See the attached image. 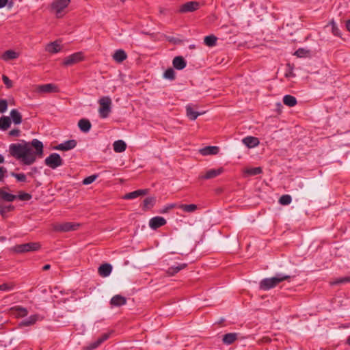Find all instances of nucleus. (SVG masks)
Masks as SVG:
<instances>
[{"instance_id":"39","label":"nucleus","mask_w":350,"mask_h":350,"mask_svg":"<svg viewBox=\"0 0 350 350\" xmlns=\"http://www.w3.org/2000/svg\"><path fill=\"white\" fill-rule=\"evenodd\" d=\"M245 174H247L248 176H256L258 174H260L262 172V168L260 167H252L247 169L245 171Z\"/></svg>"},{"instance_id":"54","label":"nucleus","mask_w":350,"mask_h":350,"mask_svg":"<svg viewBox=\"0 0 350 350\" xmlns=\"http://www.w3.org/2000/svg\"><path fill=\"white\" fill-rule=\"evenodd\" d=\"M286 77H295V75L293 74L292 69L291 68L289 71L286 72L285 73Z\"/></svg>"},{"instance_id":"12","label":"nucleus","mask_w":350,"mask_h":350,"mask_svg":"<svg viewBox=\"0 0 350 350\" xmlns=\"http://www.w3.org/2000/svg\"><path fill=\"white\" fill-rule=\"evenodd\" d=\"M166 220L162 217L156 216L151 218L149 221V226L152 230H156L166 224Z\"/></svg>"},{"instance_id":"25","label":"nucleus","mask_w":350,"mask_h":350,"mask_svg":"<svg viewBox=\"0 0 350 350\" xmlns=\"http://www.w3.org/2000/svg\"><path fill=\"white\" fill-rule=\"evenodd\" d=\"M10 119L14 124H20L22 122V115L16 109H12L10 111Z\"/></svg>"},{"instance_id":"48","label":"nucleus","mask_w":350,"mask_h":350,"mask_svg":"<svg viewBox=\"0 0 350 350\" xmlns=\"http://www.w3.org/2000/svg\"><path fill=\"white\" fill-rule=\"evenodd\" d=\"M31 198L32 196L31 194L23 191L20 192L19 194L17 196V198L23 201L29 200L31 199Z\"/></svg>"},{"instance_id":"28","label":"nucleus","mask_w":350,"mask_h":350,"mask_svg":"<svg viewBox=\"0 0 350 350\" xmlns=\"http://www.w3.org/2000/svg\"><path fill=\"white\" fill-rule=\"evenodd\" d=\"M80 130L84 133H88L91 129V123L87 119H81L78 122Z\"/></svg>"},{"instance_id":"49","label":"nucleus","mask_w":350,"mask_h":350,"mask_svg":"<svg viewBox=\"0 0 350 350\" xmlns=\"http://www.w3.org/2000/svg\"><path fill=\"white\" fill-rule=\"evenodd\" d=\"M11 176L16 178V180L19 182H25L27 180L26 176L23 173L17 174L15 172H12Z\"/></svg>"},{"instance_id":"19","label":"nucleus","mask_w":350,"mask_h":350,"mask_svg":"<svg viewBox=\"0 0 350 350\" xmlns=\"http://www.w3.org/2000/svg\"><path fill=\"white\" fill-rule=\"evenodd\" d=\"M173 66L177 70H183L187 66V62L182 56H176L172 61Z\"/></svg>"},{"instance_id":"11","label":"nucleus","mask_w":350,"mask_h":350,"mask_svg":"<svg viewBox=\"0 0 350 350\" xmlns=\"http://www.w3.org/2000/svg\"><path fill=\"white\" fill-rule=\"evenodd\" d=\"M36 92L40 94L56 92H57V88L54 84L46 83L38 85L36 88Z\"/></svg>"},{"instance_id":"47","label":"nucleus","mask_w":350,"mask_h":350,"mask_svg":"<svg viewBox=\"0 0 350 350\" xmlns=\"http://www.w3.org/2000/svg\"><path fill=\"white\" fill-rule=\"evenodd\" d=\"M97 177H98L97 174H93V175L89 176L83 180V184L85 185H90V184L92 183L94 181H95V180L97 178Z\"/></svg>"},{"instance_id":"32","label":"nucleus","mask_w":350,"mask_h":350,"mask_svg":"<svg viewBox=\"0 0 350 350\" xmlns=\"http://www.w3.org/2000/svg\"><path fill=\"white\" fill-rule=\"evenodd\" d=\"M186 267H187V264H185V263L174 265L167 269V273L170 275H173L177 273L178 272H179L180 270L185 269Z\"/></svg>"},{"instance_id":"52","label":"nucleus","mask_w":350,"mask_h":350,"mask_svg":"<svg viewBox=\"0 0 350 350\" xmlns=\"http://www.w3.org/2000/svg\"><path fill=\"white\" fill-rule=\"evenodd\" d=\"M20 134L19 129H12L9 132V135L12 137H18Z\"/></svg>"},{"instance_id":"35","label":"nucleus","mask_w":350,"mask_h":350,"mask_svg":"<svg viewBox=\"0 0 350 350\" xmlns=\"http://www.w3.org/2000/svg\"><path fill=\"white\" fill-rule=\"evenodd\" d=\"M18 55L17 53L12 50L6 51L2 55V58L5 61H8L10 59H14L18 57Z\"/></svg>"},{"instance_id":"40","label":"nucleus","mask_w":350,"mask_h":350,"mask_svg":"<svg viewBox=\"0 0 350 350\" xmlns=\"http://www.w3.org/2000/svg\"><path fill=\"white\" fill-rule=\"evenodd\" d=\"M328 25H330L332 27V33L334 36L340 37V35H341L340 31L339 28L338 27L337 24L336 23V22L334 20H332L329 22Z\"/></svg>"},{"instance_id":"36","label":"nucleus","mask_w":350,"mask_h":350,"mask_svg":"<svg viewBox=\"0 0 350 350\" xmlns=\"http://www.w3.org/2000/svg\"><path fill=\"white\" fill-rule=\"evenodd\" d=\"M217 38L213 36L210 35L204 37V43L208 46H213L216 44Z\"/></svg>"},{"instance_id":"18","label":"nucleus","mask_w":350,"mask_h":350,"mask_svg":"<svg viewBox=\"0 0 350 350\" xmlns=\"http://www.w3.org/2000/svg\"><path fill=\"white\" fill-rule=\"evenodd\" d=\"M126 304V299L120 295L113 296L110 300V304L113 306L120 307Z\"/></svg>"},{"instance_id":"56","label":"nucleus","mask_w":350,"mask_h":350,"mask_svg":"<svg viewBox=\"0 0 350 350\" xmlns=\"http://www.w3.org/2000/svg\"><path fill=\"white\" fill-rule=\"evenodd\" d=\"M346 28L350 32V19L346 22Z\"/></svg>"},{"instance_id":"37","label":"nucleus","mask_w":350,"mask_h":350,"mask_svg":"<svg viewBox=\"0 0 350 350\" xmlns=\"http://www.w3.org/2000/svg\"><path fill=\"white\" fill-rule=\"evenodd\" d=\"M155 203V198L154 197H148L144 199L143 206L144 210L152 208Z\"/></svg>"},{"instance_id":"31","label":"nucleus","mask_w":350,"mask_h":350,"mask_svg":"<svg viewBox=\"0 0 350 350\" xmlns=\"http://www.w3.org/2000/svg\"><path fill=\"white\" fill-rule=\"evenodd\" d=\"M11 125V119L8 116H1L0 118V130L6 131Z\"/></svg>"},{"instance_id":"6","label":"nucleus","mask_w":350,"mask_h":350,"mask_svg":"<svg viewBox=\"0 0 350 350\" xmlns=\"http://www.w3.org/2000/svg\"><path fill=\"white\" fill-rule=\"evenodd\" d=\"M40 245L38 243L31 242L15 245L14 247V251L16 253H25L28 252L37 251L40 249Z\"/></svg>"},{"instance_id":"30","label":"nucleus","mask_w":350,"mask_h":350,"mask_svg":"<svg viewBox=\"0 0 350 350\" xmlns=\"http://www.w3.org/2000/svg\"><path fill=\"white\" fill-rule=\"evenodd\" d=\"M186 113L187 117L191 120H195L200 114H202L201 113L195 111L193 108L189 105L186 106Z\"/></svg>"},{"instance_id":"58","label":"nucleus","mask_w":350,"mask_h":350,"mask_svg":"<svg viewBox=\"0 0 350 350\" xmlns=\"http://www.w3.org/2000/svg\"><path fill=\"white\" fill-rule=\"evenodd\" d=\"M4 162V157L2 154H0V163H3Z\"/></svg>"},{"instance_id":"7","label":"nucleus","mask_w":350,"mask_h":350,"mask_svg":"<svg viewBox=\"0 0 350 350\" xmlns=\"http://www.w3.org/2000/svg\"><path fill=\"white\" fill-rule=\"evenodd\" d=\"M79 226V223L75 222L56 224L53 226V230L56 232H66L77 230Z\"/></svg>"},{"instance_id":"27","label":"nucleus","mask_w":350,"mask_h":350,"mask_svg":"<svg viewBox=\"0 0 350 350\" xmlns=\"http://www.w3.org/2000/svg\"><path fill=\"white\" fill-rule=\"evenodd\" d=\"M13 314L16 317H24L28 314V311L26 308L21 306H16L12 308Z\"/></svg>"},{"instance_id":"51","label":"nucleus","mask_w":350,"mask_h":350,"mask_svg":"<svg viewBox=\"0 0 350 350\" xmlns=\"http://www.w3.org/2000/svg\"><path fill=\"white\" fill-rule=\"evenodd\" d=\"M2 80L7 88H10L12 86V81L7 76L3 75Z\"/></svg>"},{"instance_id":"21","label":"nucleus","mask_w":350,"mask_h":350,"mask_svg":"<svg viewBox=\"0 0 350 350\" xmlns=\"http://www.w3.org/2000/svg\"><path fill=\"white\" fill-rule=\"evenodd\" d=\"M112 271V266L110 264L105 263L98 267V273L102 277L109 276Z\"/></svg>"},{"instance_id":"9","label":"nucleus","mask_w":350,"mask_h":350,"mask_svg":"<svg viewBox=\"0 0 350 350\" xmlns=\"http://www.w3.org/2000/svg\"><path fill=\"white\" fill-rule=\"evenodd\" d=\"M200 8V3L197 1H189L183 4L179 12L181 13L191 12L197 10Z\"/></svg>"},{"instance_id":"4","label":"nucleus","mask_w":350,"mask_h":350,"mask_svg":"<svg viewBox=\"0 0 350 350\" xmlns=\"http://www.w3.org/2000/svg\"><path fill=\"white\" fill-rule=\"evenodd\" d=\"M63 163V159L57 153H51L44 160V164L53 170L62 166Z\"/></svg>"},{"instance_id":"16","label":"nucleus","mask_w":350,"mask_h":350,"mask_svg":"<svg viewBox=\"0 0 350 350\" xmlns=\"http://www.w3.org/2000/svg\"><path fill=\"white\" fill-rule=\"evenodd\" d=\"M242 142L249 148H252L257 146L260 142L258 139L253 136H247L242 139Z\"/></svg>"},{"instance_id":"42","label":"nucleus","mask_w":350,"mask_h":350,"mask_svg":"<svg viewBox=\"0 0 350 350\" xmlns=\"http://www.w3.org/2000/svg\"><path fill=\"white\" fill-rule=\"evenodd\" d=\"M163 77L166 79L173 81L175 79V72L173 68H167L163 73Z\"/></svg>"},{"instance_id":"43","label":"nucleus","mask_w":350,"mask_h":350,"mask_svg":"<svg viewBox=\"0 0 350 350\" xmlns=\"http://www.w3.org/2000/svg\"><path fill=\"white\" fill-rule=\"evenodd\" d=\"M292 201V198L290 195H282L279 199V203L282 205H288Z\"/></svg>"},{"instance_id":"8","label":"nucleus","mask_w":350,"mask_h":350,"mask_svg":"<svg viewBox=\"0 0 350 350\" xmlns=\"http://www.w3.org/2000/svg\"><path fill=\"white\" fill-rule=\"evenodd\" d=\"M83 58V53L81 52H77L65 57L63 64L66 66H70L79 62Z\"/></svg>"},{"instance_id":"5","label":"nucleus","mask_w":350,"mask_h":350,"mask_svg":"<svg viewBox=\"0 0 350 350\" xmlns=\"http://www.w3.org/2000/svg\"><path fill=\"white\" fill-rule=\"evenodd\" d=\"M70 0H54L51 4V9L55 12L57 17L64 15V10L68 6Z\"/></svg>"},{"instance_id":"26","label":"nucleus","mask_w":350,"mask_h":350,"mask_svg":"<svg viewBox=\"0 0 350 350\" xmlns=\"http://www.w3.org/2000/svg\"><path fill=\"white\" fill-rule=\"evenodd\" d=\"M238 334L237 333H228L224 335L222 341L225 345H230L237 339Z\"/></svg>"},{"instance_id":"17","label":"nucleus","mask_w":350,"mask_h":350,"mask_svg":"<svg viewBox=\"0 0 350 350\" xmlns=\"http://www.w3.org/2000/svg\"><path fill=\"white\" fill-rule=\"evenodd\" d=\"M148 193V189H138V190L126 193V195H124L123 198L125 200H132V199L137 198L139 196H145Z\"/></svg>"},{"instance_id":"1","label":"nucleus","mask_w":350,"mask_h":350,"mask_svg":"<svg viewBox=\"0 0 350 350\" xmlns=\"http://www.w3.org/2000/svg\"><path fill=\"white\" fill-rule=\"evenodd\" d=\"M31 146L35 148L33 152L29 145L25 141L22 143L11 144L9 146V154L11 157L20 161L23 164L30 165L36 160V156H42L43 154V144L37 139L31 141Z\"/></svg>"},{"instance_id":"20","label":"nucleus","mask_w":350,"mask_h":350,"mask_svg":"<svg viewBox=\"0 0 350 350\" xmlns=\"http://www.w3.org/2000/svg\"><path fill=\"white\" fill-rule=\"evenodd\" d=\"M61 49L62 47L58 41L50 42L45 47L46 51L53 54L59 52Z\"/></svg>"},{"instance_id":"23","label":"nucleus","mask_w":350,"mask_h":350,"mask_svg":"<svg viewBox=\"0 0 350 350\" xmlns=\"http://www.w3.org/2000/svg\"><path fill=\"white\" fill-rule=\"evenodd\" d=\"M0 198L5 202H13L17 196L7 192L5 188H0Z\"/></svg>"},{"instance_id":"61","label":"nucleus","mask_w":350,"mask_h":350,"mask_svg":"<svg viewBox=\"0 0 350 350\" xmlns=\"http://www.w3.org/2000/svg\"><path fill=\"white\" fill-rule=\"evenodd\" d=\"M300 187L301 188L303 186H304V184L303 183H301V185H299Z\"/></svg>"},{"instance_id":"15","label":"nucleus","mask_w":350,"mask_h":350,"mask_svg":"<svg viewBox=\"0 0 350 350\" xmlns=\"http://www.w3.org/2000/svg\"><path fill=\"white\" fill-rule=\"evenodd\" d=\"M109 333H105L98 337L94 342L90 344L88 347V350H93L98 348L103 342L107 340L109 338Z\"/></svg>"},{"instance_id":"41","label":"nucleus","mask_w":350,"mask_h":350,"mask_svg":"<svg viewBox=\"0 0 350 350\" xmlns=\"http://www.w3.org/2000/svg\"><path fill=\"white\" fill-rule=\"evenodd\" d=\"M174 208H178V204H176V203L166 204L159 211V213H161V214L167 213L170 210H172Z\"/></svg>"},{"instance_id":"46","label":"nucleus","mask_w":350,"mask_h":350,"mask_svg":"<svg viewBox=\"0 0 350 350\" xmlns=\"http://www.w3.org/2000/svg\"><path fill=\"white\" fill-rule=\"evenodd\" d=\"M310 53V51L304 48H299L295 52V55L298 57H306Z\"/></svg>"},{"instance_id":"13","label":"nucleus","mask_w":350,"mask_h":350,"mask_svg":"<svg viewBox=\"0 0 350 350\" xmlns=\"http://www.w3.org/2000/svg\"><path fill=\"white\" fill-rule=\"evenodd\" d=\"M224 170L222 167L218 169H211L206 171L204 174L200 175L199 178L203 180H208L213 178L223 172Z\"/></svg>"},{"instance_id":"50","label":"nucleus","mask_w":350,"mask_h":350,"mask_svg":"<svg viewBox=\"0 0 350 350\" xmlns=\"http://www.w3.org/2000/svg\"><path fill=\"white\" fill-rule=\"evenodd\" d=\"M8 102L5 99H0V113H3L7 111Z\"/></svg>"},{"instance_id":"29","label":"nucleus","mask_w":350,"mask_h":350,"mask_svg":"<svg viewBox=\"0 0 350 350\" xmlns=\"http://www.w3.org/2000/svg\"><path fill=\"white\" fill-rule=\"evenodd\" d=\"M113 146V150L118 153L124 152L126 148V144L122 140H117L114 142Z\"/></svg>"},{"instance_id":"60","label":"nucleus","mask_w":350,"mask_h":350,"mask_svg":"<svg viewBox=\"0 0 350 350\" xmlns=\"http://www.w3.org/2000/svg\"><path fill=\"white\" fill-rule=\"evenodd\" d=\"M37 172V168L36 167L32 168V172Z\"/></svg>"},{"instance_id":"55","label":"nucleus","mask_w":350,"mask_h":350,"mask_svg":"<svg viewBox=\"0 0 350 350\" xmlns=\"http://www.w3.org/2000/svg\"><path fill=\"white\" fill-rule=\"evenodd\" d=\"M8 0H0V8H2L5 6Z\"/></svg>"},{"instance_id":"53","label":"nucleus","mask_w":350,"mask_h":350,"mask_svg":"<svg viewBox=\"0 0 350 350\" xmlns=\"http://www.w3.org/2000/svg\"><path fill=\"white\" fill-rule=\"evenodd\" d=\"M7 170L3 167H0V181H2Z\"/></svg>"},{"instance_id":"45","label":"nucleus","mask_w":350,"mask_h":350,"mask_svg":"<svg viewBox=\"0 0 350 350\" xmlns=\"http://www.w3.org/2000/svg\"><path fill=\"white\" fill-rule=\"evenodd\" d=\"M347 282H350V276L337 278V279L334 280V281H332L330 282V284L332 286H334V285H338V284H344V283H347Z\"/></svg>"},{"instance_id":"10","label":"nucleus","mask_w":350,"mask_h":350,"mask_svg":"<svg viewBox=\"0 0 350 350\" xmlns=\"http://www.w3.org/2000/svg\"><path fill=\"white\" fill-rule=\"evenodd\" d=\"M77 142L75 139H70L58 144L54 147V149L57 150L68 151L75 148L77 146Z\"/></svg>"},{"instance_id":"24","label":"nucleus","mask_w":350,"mask_h":350,"mask_svg":"<svg viewBox=\"0 0 350 350\" xmlns=\"http://www.w3.org/2000/svg\"><path fill=\"white\" fill-rule=\"evenodd\" d=\"M127 58V55L126 52L122 49L116 50L113 55V59L118 63H121L124 61Z\"/></svg>"},{"instance_id":"44","label":"nucleus","mask_w":350,"mask_h":350,"mask_svg":"<svg viewBox=\"0 0 350 350\" xmlns=\"http://www.w3.org/2000/svg\"><path fill=\"white\" fill-rule=\"evenodd\" d=\"M14 206L12 205H0V213L4 217L8 212L12 211Z\"/></svg>"},{"instance_id":"62","label":"nucleus","mask_w":350,"mask_h":350,"mask_svg":"<svg viewBox=\"0 0 350 350\" xmlns=\"http://www.w3.org/2000/svg\"><path fill=\"white\" fill-rule=\"evenodd\" d=\"M120 1H122V2H124V1H125V0H120Z\"/></svg>"},{"instance_id":"34","label":"nucleus","mask_w":350,"mask_h":350,"mask_svg":"<svg viewBox=\"0 0 350 350\" xmlns=\"http://www.w3.org/2000/svg\"><path fill=\"white\" fill-rule=\"evenodd\" d=\"M178 208L181 209L185 213H193L197 209V206L194 204H178Z\"/></svg>"},{"instance_id":"59","label":"nucleus","mask_w":350,"mask_h":350,"mask_svg":"<svg viewBox=\"0 0 350 350\" xmlns=\"http://www.w3.org/2000/svg\"><path fill=\"white\" fill-rule=\"evenodd\" d=\"M347 343L350 345V336H349L347 339Z\"/></svg>"},{"instance_id":"3","label":"nucleus","mask_w":350,"mask_h":350,"mask_svg":"<svg viewBox=\"0 0 350 350\" xmlns=\"http://www.w3.org/2000/svg\"><path fill=\"white\" fill-rule=\"evenodd\" d=\"M99 116L101 118H107L111 111V99L109 96H103L98 100Z\"/></svg>"},{"instance_id":"33","label":"nucleus","mask_w":350,"mask_h":350,"mask_svg":"<svg viewBox=\"0 0 350 350\" xmlns=\"http://www.w3.org/2000/svg\"><path fill=\"white\" fill-rule=\"evenodd\" d=\"M283 103L288 107H294L297 104V99L291 95H285L283 98Z\"/></svg>"},{"instance_id":"22","label":"nucleus","mask_w":350,"mask_h":350,"mask_svg":"<svg viewBox=\"0 0 350 350\" xmlns=\"http://www.w3.org/2000/svg\"><path fill=\"white\" fill-rule=\"evenodd\" d=\"M219 147L217 146H206L202 149H200V152L204 155V156H206V155H214V154H217L218 152H219Z\"/></svg>"},{"instance_id":"14","label":"nucleus","mask_w":350,"mask_h":350,"mask_svg":"<svg viewBox=\"0 0 350 350\" xmlns=\"http://www.w3.org/2000/svg\"><path fill=\"white\" fill-rule=\"evenodd\" d=\"M42 317L39 314L31 315L29 317L23 319L19 323L20 327L31 326L35 324L38 321L42 320Z\"/></svg>"},{"instance_id":"57","label":"nucleus","mask_w":350,"mask_h":350,"mask_svg":"<svg viewBox=\"0 0 350 350\" xmlns=\"http://www.w3.org/2000/svg\"><path fill=\"white\" fill-rule=\"evenodd\" d=\"M50 267H51L50 265L47 264V265H45L43 267V268H42V269H43V270H45V271H46V270L49 269H50Z\"/></svg>"},{"instance_id":"2","label":"nucleus","mask_w":350,"mask_h":350,"mask_svg":"<svg viewBox=\"0 0 350 350\" xmlns=\"http://www.w3.org/2000/svg\"><path fill=\"white\" fill-rule=\"evenodd\" d=\"M291 278L290 275L278 273L272 278H267L262 280L259 284V288L262 291H269L275 287L279 283L287 280Z\"/></svg>"},{"instance_id":"38","label":"nucleus","mask_w":350,"mask_h":350,"mask_svg":"<svg viewBox=\"0 0 350 350\" xmlns=\"http://www.w3.org/2000/svg\"><path fill=\"white\" fill-rule=\"evenodd\" d=\"M15 284L14 282L3 283L0 285V291L9 292L14 290Z\"/></svg>"}]
</instances>
